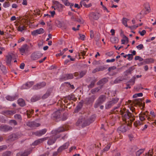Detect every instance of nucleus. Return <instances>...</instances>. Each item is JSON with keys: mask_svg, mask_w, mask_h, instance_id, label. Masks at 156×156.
<instances>
[{"mask_svg": "<svg viewBox=\"0 0 156 156\" xmlns=\"http://www.w3.org/2000/svg\"><path fill=\"white\" fill-rule=\"evenodd\" d=\"M47 139H48V138L47 137L35 140L33 143L32 145L34 146L37 145L40 143H42L43 141Z\"/></svg>", "mask_w": 156, "mask_h": 156, "instance_id": "14", "label": "nucleus"}, {"mask_svg": "<svg viewBox=\"0 0 156 156\" xmlns=\"http://www.w3.org/2000/svg\"><path fill=\"white\" fill-rule=\"evenodd\" d=\"M69 143L67 142L65 144H64L63 145L61 146L58 149V152H61L63 150L67 148L69 145Z\"/></svg>", "mask_w": 156, "mask_h": 156, "instance_id": "13", "label": "nucleus"}, {"mask_svg": "<svg viewBox=\"0 0 156 156\" xmlns=\"http://www.w3.org/2000/svg\"><path fill=\"white\" fill-rule=\"evenodd\" d=\"M18 31L22 32L25 30V27L23 26H20L18 27Z\"/></svg>", "mask_w": 156, "mask_h": 156, "instance_id": "45", "label": "nucleus"}, {"mask_svg": "<svg viewBox=\"0 0 156 156\" xmlns=\"http://www.w3.org/2000/svg\"><path fill=\"white\" fill-rule=\"evenodd\" d=\"M66 130L63 127L59 128L57 129L53 130L52 131L51 133L53 135L51 136L48 141L47 143L49 145H51L54 144L56 139L60 136H58V134L60 132H62Z\"/></svg>", "mask_w": 156, "mask_h": 156, "instance_id": "1", "label": "nucleus"}, {"mask_svg": "<svg viewBox=\"0 0 156 156\" xmlns=\"http://www.w3.org/2000/svg\"><path fill=\"white\" fill-rule=\"evenodd\" d=\"M25 40V38L23 37H22L21 39L18 41V42L20 43L22 41H24Z\"/></svg>", "mask_w": 156, "mask_h": 156, "instance_id": "64", "label": "nucleus"}, {"mask_svg": "<svg viewBox=\"0 0 156 156\" xmlns=\"http://www.w3.org/2000/svg\"><path fill=\"white\" fill-rule=\"evenodd\" d=\"M139 33L140 35L141 36H142L144 35L146 33V32L145 30H142L141 32L139 31Z\"/></svg>", "mask_w": 156, "mask_h": 156, "instance_id": "56", "label": "nucleus"}, {"mask_svg": "<svg viewBox=\"0 0 156 156\" xmlns=\"http://www.w3.org/2000/svg\"><path fill=\"white\" fill-rule=\"evenodd\" d=\"M46 85V83L44 82H42L38 83L33 87V89L35 90L44 87Z\"/></svg>", "mask_w": 156, "mask_h": 156, "instance_id": "12", "label": "nucleus"}, {"mask_svg": "<svg viewBox=\"0 0 156 156\" xmlns=\"http://www.w3.org/2000/svg\"><path fill=\"white\" fill-rule=\"evenodd\" d=\"M29 47L27 44L23 45L19 49L21 54L23 55L26 52L28 51Z\"/></svg>", "mask_w": 156, "mask_h": 156, "instance_id": "8", "label": "nucleus"}, {"mask_svg": "<svg viewBox=\"0 0 156 156\" xmlns=\"http://www.w3.org/2000/svg\"><path fill=\"white\" fill-rule=\"evenodd\" d=\"M116 68L115 66H112L108 68V70L109 71H110L112 70H114L116 69Z\"/></svg>", "mask_w": 156, "mask_h": 156, "instance_id": "53", "label": "nucleus"}, {"mask_svg": "<svg viewBox=\"0 0 156 156\" xmlns=\"http://www.w3.org/2000/svg\"><path fill=\"white\" fill-rule=\"evenodd\" d=\"M16 111L15 110L7 111L5 112L6 115H13L16 113Z\"/></svg>", "mask_w": 156, "mask_h": 156, "instance_id": "29", "label": "nucleus"}, {"mask_svg": "<svg viewBox=\"0 0 156 156\" xmlns=\"http://www.w3.org/2000/svg\"><path fill=\"white\" fill-rule=\"evenodd\" d=\"M102 70V68L101 67H99L96 69H95L94 70H93V71H92V73H95L97 72L101 71Z\"/></svg>", "mask_w": 156, "mask_h": 156, "instance_id": "34", "label": "nucleus"}, {"mask_svg": "<svg viewBox=\"0 0 156 156\" xmlns=\"http://www.w3.org/2000/svg\"><path fill=\"white\" fill-rule=\"evenodd\" d=\"M111 41L113 43H117L119 41V39L118 38L112 37L110 38Z\"/></svg>", "mask_w": 156, "mask_h": 156, "instance_id": "20", "label": "nucleus"}, {"mask_svg": "<svg viewBox=\"0 0 156 156\" xmlns=\"http://www.w3.org/2000/svg\"><path fill=\"white\" fill-rule=\"evenodd\" d=\"M12 57L11 55H8L6 56V63L8 64H10Z\"/></svg>", "mask_w": 156, "mask_h": 156, "instance_id": "24", "label": "nucleus"}, {"mask_svg": "<svg viewBox=\"0 0 156 156\" xmlns=\"http://www.w3.org/2000/svg\"><path fill=\"white\" fill-rule=\"evenodd\" d=\"M44 32V30L42 28H40L35 30L31 32V34L33 36H35L38 34H41Z\"/></svg>", "mask_w": 156, "mask_h": 156, "instance_id": "9", "label": "nucleus"}, {"mask_svg": "<svg viewBox=\"0 0 156 156\" xmlns=\"http://www.w3.org/2000/svg\"><path fill=\"white\" fill-rule=\"evenodd\" d=\"M7 148L6 145H4L0 146V151H1L3 150L6 149Z\"/></svg>", "mask_w": 156, "mask_h": 156, "instance_id": "46", "label": "nucleus"}, {"mask_svg": "<svg viewBox=\"0 0 156 156\" xmlns=\"http://www.w3.org/2000/svg\"><path fill=\"white\" fill-rule=\"evenodd\" d=\"M12 129V128L11 127L6 125H0V130L1 131H6L11 130Z\"/></svg>", "mask_w": 156, "mask_h": 156, "instance_id": "16", "label": "nucleus"}, {"mask_svg": "<svg viewBox=\"0 0 156 156\" xmlns=\"http://www.w3.org/2000/svg\"><path fill=\"white\" fill-rule=\"evenodd\" d=\"M73 75L72 74H67L65 75V78L66 79H72L73 78Z\"/></svg>", "mask_w": 156, "mask_h": 156, "instance_id": "32", "label": "nucleus"}, {"mask_svg": "<svg viewBox=\"0 0 156 156\" xmlns=\"http://www.w3.org/2000/svg\"><path fill=\"white\" fill-rule=\"evenodd\" d=\"M128 59L130 61L133 58V56L132 54H129L128 55Z\"/></svg>", "mask_w": 156, "mask_h": 156, "instance_id": "52", "label": "nucleus"}, {"mask_svg": "<svg viewBox=\"0 0 156 156\" xmlns=\"http://www.w3.org/2000/svg\"><path fill=\"white\" fill-rule=\"evenodd\" d=\"M20 137L18 135L16 134H13L10 136L9 139L10 140L12 141L18 139Z\"/></svg>", "mask_w": 156, "mask_h": 156, "instance_id": "18", "label": "nucleus"}, {"mask_svg": "<svg viewBox=\"0 0 156 156\" xmlns=\"http://www.w3.org/2000/svg\"><path fill=\"white\" fill-rule=\"evenodd\" d=\"M153 154L152 150H150L147 152L146 153L145 155L143 156H152Z\"/></svg>", "mask_w": 156, "mask_h": 156, "instance_id": "33", "label": "nucleus"}, {"mask_svg": "<svg viewBox=\"0 0 156 156\" xmlns=\"http://www.w3.org/2000/svg\"><path fill=\"white\" fill-rule=\"evenodd\" d=\"M144 149H140L138 150L136 153V156H139L141 154L144 152Z\"/></svg>", "mask_w": 156, "mask_h": 156, "instance_id": "39", "label": "nucleus"}, {"mask_svg": "<svg viewBox=\"0 0 156 156\" xmlns=\"http://www.w3.org/2000/svg\"><path fill=\"white\" fill-rule=\"evenodd\" d=\"M133 115L130 113H126L124 114L123 119L126 121V122H129V121H130L131 122L134 119L133 118Z\"/></svg>", "mask_w": 156, "mask_h": 156, "instance_id": "3", "label": "nucleus"}, {"mask_svg": "<svg viewBox=\"0 0 156 156\" xmlns=\"http://www.w3.org/2000/svg\"><path fill=\"white\" fill-rule=\"evenodd\" d=\"M128 20V19L125 18H123L122 20V23L126 27H127V22Z\"/></svg>", "mask_w": 156, "mask_h": 156, "instance_id": "27", "label": "nucleus"}, {"mask_svg": "<svg viewBox=\"0 0 156 156\" xmlns=\"http://www.w3.org/2000/svg\"><path fill=\"white\" fill-rule=\"evenodd\" d=\"M63 2L65 5L66 6H69L70 5V8H71V10H73V9L72 8V7L73 6V4H70V3L69 2L68 0H62Z\"/></svg>", "mask_w": 156, "mask_h": 156, "instance_id": "21", "label": "nucleus"}, {"mask_svg": "<svg viewBox=\"0 0 156 156\" xmlns=\"http://www.w3.org/2000/svg\"><path fill=\"white\" fill-rule=\"evenodd\" d=\"M60 52L59 53L57 54H56V57L59 56H60L62 55L64 53L62 51H60Z\"/></svg>", "mask_w": 156, "mask_h": 156, "instance_id": "60", "label": "nucleus"}, {"mask_svg": "<svg viewBox=\"0 0 156 156\" xmlns=\"http://www.w3.org/2000/svg\"><path fill=\"white\" fill-rule=\"evenodd\" d=\"M145 9L146 10L145 12L144 13L145 14H147L149 13L150 10V8L148 4H147V6L145 7Z\"/></svg>", "mask_w": 156, "mask_h": 156, "instance_id": "31", "label": "nucleus"}, {"mask_svg": "<svg viewBox=\"0 0 156 156\" xmlns=\"http://www.w3.org/2000/svg\"><path fill=\"white\" fill-rule=\"evenodd\" d=\"M143 94L142 93H139L133 95V97L134 98H136L138 97H140L143 96Z\"/></svg>", "mask_w": 156, "mask_h": 156, "instance_id": "37", "label": "nucleus"}, {"mask_svg": "<svg viewBox=\"0 0 156 156\" xmlns=\"http://www.w3.org/2000/svg\"><path fill=\"white\" fill-rule=\"evenodd\" d=\"M128 38L126 36H125L122 40H121L122 44H124L126 43H127L128 42Z\"/></svg>", "mask_w": 156, "mask_h": 156, "instance_id": "25", "label": "nucleus"}, {"mask_svg": "<svg viewBox=\"0 0 156 156\" xmlns=\"http://www.w3.org/2000/svg\"><path fill=\"white\" fill-rule=\"evenodd\" d=\"M119 99L117 98H114L112 99L108 102L105 105V108L106 109L110 108L112 106L116 103L118 101Z\"/></svg>", "mask_w": 156, "mask_h": 156, "instance_id": "2", "label": "nucleus"}, {"mask_svg": "<svg viewBox=\"0 0 156 156\" xmlns=\"http://www.w3.org/2000/svg\"><path fill=\"white\" fill-rule=\"evenodd\" d=\"M90 38H92L94 37V33L92 30H91L90 31Z\"/></svg>", "mask_w": 156, "mask_h": 156, "instance_id": "57", "label": "nucleus"}, {"mask_svg": "<svg viewBox=\"0 0 156 156\" xmlns=\"http://www.w3.org/2000/svg\"><path fill=\"white\" fill-rule=\"evenodd\" d=\"M11 152L10 151H7L4 153L2 156H11Z\"/></svg>", "mask_w": 156, "mask_h": 156, "instance_id": "36", "label": "nucleus"}, {"mask_svg": "<svg viewBox=\"0 0 156 156\" xmlns=\"http://www.w3.org/2000/svg\"><path fill=\"white\" fill-rule=\"evenodd\" d=\"M31 151V150H30L29 151H25L23 153H19L17 154V156H19L20 155V156H27L30 153Z\"/></svg>", "mask_w": 156, "mask_h": 156, "instance_id": "19", "label": "nucleus"}, {"mask_svg": "<svg viewBox=\"0 0 156 156\" xmlns=\"http://www.w3.org/2000/svg\"><path fill=\"white\" fill-rule=\"evenodd\" d=\"M61 114L59 111L55 112L53 114L54 117L56 119H58L60 117Z\"/></svg>", "mask_w": 156, "mask_h": 156, "instance_id": "22", "label": "nucleus"}, {"mask_svg": "<svg viewBox=\"0 0 156 156\" xmlns=\"http://www.w3.org/2000/svg\"><path fill=\"white\" fill-rule=\"evenodd\" d=\"M52 2L54 6H52V7L54 8L55 10L58 9L59 11H61L62 10L63 7V5L60 4L58 2L56 1H53Z\"/></svg>", "mask_w": 156, "mask_h": 156, "instance_id": "4", "label": "nucleus"}, {"mask_svg": "<svg viewBox=\"0 0 156 156\" xmlns=\"http://www.w3.org/2000/svg\"><path fill=\"white\" fill-rule=\"evenodd\" d=\"M86 72L85 71H83L80 73V77H82L86 74Z\"/></svg>", "mask_w": 156, "mask_h": 156, "instance_id": "58", "label": "nucleus"}, {"mask_svg": "<svg viewBox=\"0 0 156 156\" xmlns=\"http://www.w3.org/2000/svg\"><path fill=\"white\" fill-rule=\"evenodd\" d=\"M34 83L33 81L28 82L25 84L23 85L21 87L22 89H28L30 88L34 84Z\"/></svg>", "mask_w": 156, "mask_h": 156, "instance_id": "10", "label": "nucleus"}, {"mask_svg": "<svg viewBox=\"0 0 156 156\" xmlns=\"http://www.w3.org/2000/svg\"><path fill=\"white\" fill-rule=\"evenodd\" d=\"M39 98L40 97H39L34 96L31 98V101L32 102H34L38 100Z\"/></svg>", "mask_w": 156, "mask_h": 156, "instance_id": "30", "label": "nucleus"}, {"mask_svg": "<svg viewBox=\"0 0 156 156\" xmlns=\"http://www.w3.org/2000/svg\"><path fill=\"white\" fill-rule=\"evenodd\" d=\"M144 115H142V114H140L139 115V117L140 118V119L141 121H143L145 119V118L144 117Z\"/></svg>", "mask_w": 156, "mask_h": 156, "instance_id": "43", "label": "nucleus"}, {"mask_svg": "<svg viewBox=\"0 0 156 156\" xmlns=\"http://www.w3.org/2000/svg\"><path fill=\"white\" fill-rule=\"evenodd\" d=\"M127 126L126 125H123L119 127L118 130L122 132H126L127 129Z\"/></svg>", "mask_w": 156, "mask_h": 156, "instance_id": "17", "label": "nucleus"}, {"mask_svg": "<svg viewBox=\"0 0 156 156\" xmlns=\"http://www.w3.org/2000/svg\"><path fill=\"white\" fill-rule=\"evenodd\" d=\"M147 62L150 63H153L154 62V60L152 58H148L147 60Z\"/></svg>", "mask_w": 156, "mask_h": 156, "instance_id": "50", "label": "nucleus"}, {"mask_svg": "<svg viewBox=\"0 0 156 156\" xmlns=\"http://www.w3.org/2000/svg\"><path fill=\"white\" fill-rule=\"evenodd\" d=\"M50 92L49 91H47L46 93L43 95L42 98L43 99H45L47 98L50 94Z\"/></svg>", "mask_w": 156, "mask_h": 156, "instance_id": "35", "label": "nucleus"}, {"mask_svg": "<svg viewBox=\"0 0 156 156\" xmlns=\"http://www.w3.org/2000/svg\"><path fill=\"white\" fill-rule=\"evenodd\" d=\"M69 98L70 100H72L74 101H75L76 100L74 95H71L69 96Z\"/></svg>", "mask_w": 156, "mask_h": 156, "instance_id": "48", "label": "nucleus"}, {"mask_svg": "<svg viewBox=\"0 0 156 156\" xmlns=\"http://www.w3.org/2000/svg\"><path fill=\"white\" fill-rule=\"evenodd\" d=\"M111 144H108L107 146L103 150L105 151H108L110 148Z\"/></svg>", "mask_w": 156, "mask_h": 156, "instance_id": "44", "label": "nucleus"}, {"mask_svg": "<svg viewBox=\"0 0 156 156\" xmlns=\"http://www.w3.org/2000/svg\"><path fill=\"white\" fill-rule=\"evenodd\" d=\"M24 64L23 63H22L20 65V68L21 69H23L24 68Z\"/></svg>", "mask_w": 156, "mask_h": 156, "instance_id": "63", "label": "nucleus"}, {"mask_svg": "<svg viewBox=\"0 0 156 156\" xmlns=\"http://www.w3.org/2000/svg\"><path fill=\"white\" fill-rule=\"evenodd\" d=\"M115 59L114 58H112L111 59H107L106 61V62H107L109 63L114 62L115 61Z\"/></svg>", "mask_w": 156, "mask_h": 156, "instance_id": "55", "label": "nucleus"}, {"mask_svg": "<svg viewBox=\"0 0 156 156\" xmlns=\"http://www.w3.org/2000/svg\"><path fill=\"white\" fill-rule=\"evenodd\" d=\"M89 17L91 20H97L99 17V15L97 13L92 12L90 14Z\"/></svg>", "mask_w": 156, "mask_h": 156, "instance_id": "7", "label": "nucleus"}, {"mask_svg": "<svg viewBox=\"0 0 156 156\" xmlns=\"http://www.w3.org/2000/svg\"><path fill=\"white\" fill-rule=\"evenodd\" d=\"M136 48L139 50H140L144 48L143 45L142 44H140L136 47Z\"/></svg>", "mask_w": 156, "mask_h": 156, "instance_id": "47", "label": "nucleus"}, {"mask_svg": "<svg viewBox=\"0 0 156 156\" xmlns=\"http://www.w3.org/2000/svg\"><path fill=\"white\" fill-rule=\"evenodd\" d=\"M27 125L28 126H29L30 127H38L40 126V124L39 123H37L34 121L29 122L27 123Z\"/></svg>", "mask_w": 156, "mask_h": 156, "instance_id": "15", "label": "nucleus"}, {"mask_svg": "<svg viewBox=\"0 0 156 156\" xmlns=\"http://www.w3.org/2000/svg\"><path fill=\"white\" fill-rule=\"evenodd\" d=\"M96 118V116L95 115H92L91 117L90 118V122H93L95 119Z\"/></svg>", "mask_w": 156, "mask_h": 156, "instance_id": "49", "label": "nucleus"}, {"mask_svg": "<svg viewBox=\"0 0 156 156\" xmlns=\"http://www.w3.org/2000/svg\"><path fill=\"white\" fill-rule=\"evenodd\" d=\"M142 25V23H141L140 24H139V25H133L132 26L129 27L131 29H133V28L135 29V28L138 27L139 26H141Z\"/></svg>", "mask_w": 156, "mask_h": 156, "instance_id": "41", "label": "nucleus"}, {"mask_svg": "<svg viewBox=\"0 0 156 156\" xmlns=\"http://www.w3.org/2000/svg\"><path fill=\"white\" fill-rule=\"evenodd\" d=\"M10 123L11 124L13 123L14 125H17V123L14 120H12L10 121Z\"/></svg>", "mask_w": 156, "mask_h": 156, "instance_id": "54", "label": "nucleus"}, {"mask_svg": "<svg viewBox=\"0 0 156 156\" xmlns=\"http://www.w3.org/2000/svg\"><path fill=\"white\" fill-rule=\"evenodd\" d=\"M10 6V4L9 2H5L3 4V6L5 8L9 7Z\"/></svg>", "mask_w": 156, "mask_h": 156, "instance_id": "42", "label": "nucleus"}, {"mask_svg": "<svg viewBox=\"0 0 156 156\" xmlns=\"http://www.w3.org/2000/svg\"><path fill=\"white\" fill-rule=\"evenodd\" d=\"M95 99V98L94 96H92L90 100H89L88 98H86V100L88 101V103H90L94 101Z\"/></svg>", "mask_w": 156, "mask_h": 156, "instance_id": "40", "label": "nucleus"}, {"mask_svg": "<svg viewBox=\"0 0 156 156\" xmlns=\"http://www.w3.org/2000/svg\"><path fill=\"white\" fill-rule=\"evenodd\" d=\"M12 7L13 8L16 9L18 7V5L16 4H13L12 5Z\"/></svg>", "mask_w": 156, "mask_h": 156, "instance_id": "62", "label": "nucleus"}, {"mask_svg": "<svg viewBox=\"0 0 156 156\" xmlns=\"http://www.w3.org/2000/svg\"><path fill=\"white\" fill-rule=\"evenodd\" d=\"M6 98L8 100L13 101L16 99V97L15 96L8 95L6 97Z\"/></svg>", "mask_w": 156, "mask_h": 156, "instance_id": "26", "label": "nucleus"}, {"mask_svg": "<svg viewBox=\"0 0 156 156\" xmlns=\"http://www.w3.org/2000/svg\"><path fill=\"white\" fill-rule=\"evenodd\" d=\"M14 118L15 119H20L21 118V116L19 114H16L14 116Z\"/></svg>", "mask_w": 156, "mask_h": 156, "instance_id": "59", "label": "nucleus"}, {"mask_svg": "<svg viewBox=\"0 0 156 156\" xmlns=\"http://www.w3.org/2000/svg\"><path fill=\"white\" fill-rule=\"evenodd\" d=\"M46 129H43L39 131H37L34 132L33 134L37 136H41L47 132Z\"/></svg>", "mask_w": 156, "mask_h": 156, "instance_id": "11", "label": "nucleus"}, {"mask_svg": "<svg viewBox=\"0 0 156 156\" xmlns=\"http://www.w3.org/2000/svg\"><path fill=\"white\" fill-rule=\"evenodd\" d=\"M80 3L81 6L83 5L85 7L86 5L85 2V1H83L82 0L80 2Z\"/></svg>", "mask_w": 156, "mask_h": 156, "instance_id": "61", "label": "nucleus"}, {"mask_svg": "<svg viewBox=\"0 0 156 156\" xmlns=\"http://www.w3.org/2000/svg\"><path fill=\"white\" fill-rule=\"evenodd\" d=\"M108 80L106 78H104L98 82L97 83L98 84H101L104 83V82H106Z\"/></svg>", "mask_w": 156, "mask_h": 156, "instance_id": "38", "label": "nucleus"}, {"mask_svg": "<svg viewBox=\"0 0 156 156\" xmlns=\"http://www.w3.org/2000/svg\"><path fill=\"white\" fill-rule=\"evenodd\" d=\"M105 100V97L104 95H101L100 96L97 102L95 104L94 107L97 108L102 103L104 102Z\"/></svg>", "mask_w": 156, "mask_h": 156, "instance_id": "5", "label": "nucleus"}, {"mask_svg": "<svg viewBox=\"0 0 156 156\" xmlns=\"http://www.w3.org/2000/svg\"><path fill=\"white\" fill-rule=\"evenodd\" d=\"M72 18L74 19V20L77 21V22H80V23H83V21L82 19V18L81 17H80L79 18L77 19V18H76V17H73Z\"/></svg>", "mask_w": 156, "mask_h": 156, "instance_id": "28", "label": "nucleus"}, {"mask_svg": "<svg viewBox=\"0 0 156 156\" xmlns=\"http://www.w3.org/2000/svg\"><path fill=\"white\" fill-rule=\"evenodd\" d=\"M85 38V36L83 34H80V38L79 39L82 40H84Z\"/></svg>", "mask_w": 156, "mask_h": 156, "instance_id": "51", "label": "nucleus"}, {"mask_svg": "<svg viewBox=\"0 0 156 156\" xmlns=\"http://www.w3.org/2000/svg\"><path fill=\"white\" fill-rule=\"evenodd\" d=\"M42 55V54L41 53H34L31 55V59L33 60H36L41 57Z\"/></svg>", "mask_w": 156, "mask_h": 156, "instance_id": "6", "label": "nucleus"}, {"mask_svg": "<svg viewBox=\"0 0 156 156\" xmlns=\"http://www.w3.org/2000/svg\"><path fill=\"white\" fill-rule=\"evenodd\" d=\"M18 104L21 106H23L25 105V103L24 100L22 98H20L18 100Z\"/></svg>", "mask_w": 156, "mask_h": 156, "instance_id": "23", "label": "nucleus"}]
</instances>
